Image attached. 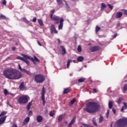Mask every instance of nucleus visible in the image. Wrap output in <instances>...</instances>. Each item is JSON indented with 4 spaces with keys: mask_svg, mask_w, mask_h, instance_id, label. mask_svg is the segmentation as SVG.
Segmentation results:
<instances>
[{
    "mask_svg": "<svg viewBox=\"0 0 127 127\" xmlns=\"http://www.w3.org/2000/svg\"><path fill=\"white\" fill-rule=\"evenodd\" d=\"M33 59H34V63H33L34 64H35V61H36V62H38V63L40 62V61H39L38 58H37V57H36V56H34Z\"/></svg>",
    "mask_w": 127,
    "mask_h": 127,
    "instance_id": "obj_21",
    "label": "nucleus"
},
{
    "mask_svg": "<svg viewBox=\"0 0 127 127\" xmlns=\"http://www.w3.org/2000/svg\"><path fill=\"white\" fill-rule=\"evenodd\" d=\"M117 36H118V33H115L114 36H113V38H116V37H117Z\"/></svg>",
    "mask_w": 127,
    "mask_h": 127,
    "instance_id": "obj_53",
    "label": "nucleus"
},
{
    "mask_svg": "<svg viewBox=\"0 0 127 127\" xmlns=\"http://www.w3.org/2000/svg\"><path fill=\"white\" fill-rule=\"evenodd\" d=\"M52 20L54 21L56 24H58L59 22H61V20H62V21H64L63 18L58 16H54Z\"/></svg>",
    "mask_w": 127,
    "mask_h": 127,
    "instance_id": "obj_7",
    "label": "nucleus"
},
{
    "mask_svg": "<svg viewBox=\"0 0 127 127\" xmlns=\"http://www.w3.org/2000/svg\"><path fill=\"white\" fill-rule=\"evenodd\" d=\"M38 21L39 23V24L41 25V26H43V21L41 19H38Z\"/></svg>",
    "mask_w": 127,
    "mask_h": 127,
    "instance_id": "obj_29",
    "label": "nucleus"
},
{
    "mask_svg": "<svg viewBox=\"0 0 127 127\" xmlns=\"http://www.w3.org/2000/svg\"><path fill=\"white\" fill-rule=\"evenodd\" d=\"M108 6L109 7V8H111V9H113V8H114V6L110 4H108Z\"/></svg>",
    "mask_w": 127,
    "mask_h": 127,
    "instance_id": "obj_46",
    "label": "nucleus"
},
{
    "mask_svg": "<svg viewBox=\"0 0 127 127\" xmlns=\"http://www.w3.org/2000/svg\"><path fill=\"white\" fill-rule=\"evenodd\" d=\"M84 111L89 113H96L99 110V105L95 102H89L84 108Z\"/></svg>",
    "mask_w": 127,
    "mask_h": 127,
    "instance_id": "obj_2",
    "label": "nucleus"
},
{
    "mask_svg": "<svg viewBox=\"0 0 127 127\" xmlns=\"http://www.w3.org/2000/svg\"><path fill=\"white\" fill-rule=\"evenodd\" d=\"M3 75L9 80H17L22 77L21 73L13 68H6L3 71Z\"/></svg>",
    "mask_w": 127,
    "mask_h": 127,
    "instance_id": "obj_1",
    "label": "nucleus"
},
{
    "mask_svg": "<svg viewBox=\"0 0 127 127\" xmlns=\"http://www.w3.org/2000/svg\"><path fill=\"white\" fill-rule=\"evenodd\" d=\"M121 11L123 12L124 14L125 15H126L127 16V10L125 9H121Z\"/></svg>",
    "mask_w": 127,
    "mask_h": 127,
    "instance_id": "obj_33",
    "label": "nucleus"
},
{
    "mask_svg": "<svg viewBox=\"0 0 127 127\" xmlns=\"http://www.w3.org/2000/svg\"><path fill=\"white\" fill-rule=\"evenodd\" d=\"M75 121H76V117H74L72 119V120L70 121L69 124H68V127H72V126L75 123Z\"/></svg>",
    "mask_w": 127,
    "mask_h": 127,
    "instance_id": "obj_11",
    "label": "nucleus"
},
{
    "mask_svg": "<svg viewBox=\"0 0 127 127\" xmlns=\"http://www.w3.org/2000/svg\"><path fill=\"white\" fill-rule=\"evenodd\" d=\"M77 61H78V62H82V61L84 60V57L82 56H79L77 58Z\"/></svg>",
    "mask_w": 127,
    "mask_h": 127,
    "instance_id": "obj_19",
    "label": "nucleus"
},
{
    "mask_svg": "<svg viewBox=\"0 0 127 127\" xmlns=\"http://www.w3.org/2000/svg\"><path fill=\"white\" fill-rule=\"evenodd\" d=\"M70 88H66L64 89V94H67V93H69V91H70Z\"/></svg>",
    "mask_w": 127,
    "mask_h": 127,
    "instance_id": "obj_20",
    "label": "nucleus"
},
{
    "mask_svg": "<svg viewBox=\"0 0 127 127\" xmlns=\"http://www.w3.org/2000/svg\"><path fill=\"white\" fill-rule=\"evenodd\" d=\"M30 107H31V105H30L29 104H28L27 106V111H29L30 110Z\"/></svg>",
    "mask_w": 127,
    "mask_h": 127,
    "instance_id": "obj_48",
    "label": "nucleus"
},
{
    "mask_svg": "<svg viewBox=\"0 0 127 127\" xmlns=\"http://www.w3.org/2000/svg\"><path fill=\"white\" fill-rule=\"evenodd\" d=\"M41 99L43 101V106H45V87H43L41 92Z\"/></svg>",
    "mask_w": 127,
    "mask_h": 127,
    "instance_id": "obj_8",
    "label": "nucleus"
},
{
    "mask_svg": "<svg viewBox=\"0 0 127 127\" xmlns=\"http://www.w3.org/2000/svg\"><path fill=\"white\" fill-rule=\"evenodd\" d=\"M29 99V96L26 95H23L19 97L18 99V102L19 104H27L28 103V99Z\"/></svg>",
    "mask_w": 127,
    "mask_h": 127,
    "instance_id": "obj_5",
    "label": "nucleus"
},
{
    "mask_svg": "<svg viewBox=\"0 0 127 127\" xmlns=\"http://www.w3.org/2000/svg\"><path fill=\"white\" fill-rule=\"evenodd\" d=\"M15 49H16V48L15 47H13L12 48V51H14V50H15Z\"/></svg>",
    "mask_w": 127,
    "mask_h": 127,
    "instance_id": "obj_58",
    "label": "nucleus"
},
{
    "mask_svg": "<svg viewBox=\"0 0 127 127\" xmlns=\"http://www.w3.org/2000/svg\"><path fill=\"white\" fill-rule=\"evenodd\" d=\"M4 95H5V96H6V95H7L8 94V91H7L6 89H5L4 90Z\"/></svg>",
    "mask_w": 127,
    "mask_h": 127,
    "instance_id": "obj_45",
    "label": "nucleus"
},
{
    "mask_svg": "<svg viewBox=\"0 0 127 127\" xmlns=\"http://www.w3.org/2000/svg\"><path fill=\"white\" fill-rule=\"evenodd\" d=\"M77 51L78 52H82V48L80 45H79L77 47Z\"/></svg>",
    "mask_w": 127,
    "mask_h": 127,
    "instance_id": "obj_37",
    "label": "nucleus"
},
{
    "mask_svg": "<svg viewBox=\"0 0 127 127\" xmlns=\"http://www.w3.org/2000/svg\"><path fill=\"white\" fill-rule=\"evenodd\" d=\"M1 4H2V5H6V0H3L1 2Z\"/></svg>",
    "mask_w": 127,
    "mask_h": 127,
    "instance_id": "obj_39",
    "label": "nucleus"
},
{
    "mask_svg": "<svg viewBox=\"0 0 127 127\" xmlns=\"http://www.w3.org/2000/svg\"><path fill=\"white\" fill-rule=\"evenodd\" d=\"M28 104L30 105V106H32V100Z\"/></svg>",
    "mask_w": 127,
    "mask_h": 127,
    "instance_id": "obj_57",
    "label": "nucleus"
},
{
    "mask_svg": "<svg viewBox=\"0 0 127 127\" xmlns=\"http://www.w3.org/2000/svg\"><path fill=\"white\" fill-rule=\"evenodd\" d=\"M37 42L38 45H39L40 46H42L41 44L40 43V42H39V41H37Z\"/></svg>",
    "mask_w": 127,
    "mask_h": 127,
    "instance_id": "obj_59",
    "label": "nucleus"
},
{
    "mask_svg": "<svg viewBox=\"0 0 127 127\" xmlns=\"http://www.w3.org/2000/svg\"><path fill=\"white\" fill-rule=\"evenodd\" d=\"M43 121V117L41 115H39L37 117V121L38 123H41Z\"/></svg>",
    "mask_w": 127,
    "mask_h": 127,
    "instance_id": "obj_13",
    "label": "nucleus"
},
{
    "mask_svg": "<svg viewBox=\"0 0 127 127\" xmlns=\"http://www.w3.org/2000/svg\"><path fill=\"white\" fill-rule=\"evenodd\" d=\"M19 88L20 89V90H22V91H23V90L25 89V86H24V82H21L19 86Z\"/></svg>",
    "mask_w": 127,
    "mask_h": 127,
    "instance_id": "obj_14",
    "label": "nucleus"
},
{
    "mask_svg": "<svg viewBox=\"0 0 127 127\" xmlns=\"http://www.w3.org/2000/svg\"><path fill=\"white\" fill-rule=\"evenodd\" d=\"M36 20H37L36 17H34V18L33 19V22H36Z\"/></svg>",
    "mask_w": 127,
    "mask_h": 127,
    "instance_id": "obj_52",
    "label": "nucleus"
},
{
    "mask_svg": "<svg viewBox=\"0 0 127 127\" xmlns=\"http://www.w3.org/2000/svg\"><path fill=\"white\" fill-rule=\"evenodd\" d=\"M126 91H127V84H125L124 87V92H126Z\"/></svg>",
    "mask_w": 127,
    "mask_h": 127,
    "instance_id": "obj_44",
    "label": "nucleus"
},
{
    "mask_svg": "<svg viewBox=\"0 0 127 127\" xmlns=\"http://www.w3.org/2000/svg\"><path fill=\"white\" fill-rule=\"evenodd\" d=\"M57 1L59 5H61V4L63 3V2H62V0H57Z\"/></svg>",
    "mask_w": 127,
    "mask_h": 127,
    "instance_id": "obj_38",
    "label": "nucleus"
},
{
    "mask_svg": "<svg viewBox=\"0 0 127 127\" xmlns=\"http://www.w3.org/2000/svg\"><path fill=\"white\" fill-rule=\"evenodd\" d=\"M23 20L24 21V22H25V23H26L27 24H30L31 25V26H32V23H30L29 21L27 20V19H26V18H23Z\"/></svg>",
    "mask_w": 127,
    "mask_h": 127,
    "instance_id": "obj_22",
    "label": "nucleus"
},
{
    "mask_svg": "<svg viewBox=\"0 0 127 127\" xmlns=\"http://www.w3.org/2000/svg\"><path fill=\"white\" fill-rule=\"evenodd\" d=\"M70 63H72V60H68L67 63L66 67L67 69H69V67H70Z\"/></svg>",
    "mask_w": 127,
    "mask_h": 127,
    "instance_id": "obj_25",
    "label": "nucleus"
},
{
    "mask_svg": "<svg viewBox=\"0 0 127 127\" xmlns=\"http://www.w3.org/2000/svg\"><path fill=\"white\" fill-rule=\"evenodd\" d=\"M92 122L94 126H95L96 127H97L98 126V124H97V122H96V118H93L92 120Z\"/></svg>",
    "mask_w": 127,
    "mask_h": 127,
    "instance_id": "obj_32",
    "label": "nucleus"
},
{
    "mask_svg": "<svg viewBox=\"0 0 127 127\" xmlns=\"http://www.w3.org/2000/svg\"><path fill=\"white\" fill-rule=\"evenodd\" d=\"M29 121H30V118L29 117L26 118L23 122L22 126H25L26 124H27L28 123H29Z\"/></svg>",
    "mask_w": 127,
    "mask_h": 127,
    "instance_id": "obj_10",
    "label": "nucleus"
},
{
    "mask_svg": "<svg viewBox=\"0 0 127 127\" xmlns=\"http://www.w3.org/2000/svg\"><path fill=\"white\" fill-rule=\"evenodd\" d=\"M124 106L121 109V112H124L125 110H127V103L124 102Z\"/></svg>",
    "mask_w": 127,
    "mask_h": 127,
    "instance_id": "obj_17",
    "label": "nucleus"
},
{
    "mask_svg": "<svg viewBox=\"0 0 127 127\" xmlns=\"http://www.w3.org/2000/svg\"><path fill=\"white\" fill-rule=\"evenodd\" d=\"M28 117H31L32 116V112L30 111L28 114Z\"/></svg>",
    "mask_w": 127,
    "mask_h": 127,
    "instance_id": "obj_47",
    "label": "nucleus"
},
{
    "mask_svg": "<svg viewBox=\"0 0 127 127\" xmlns=\"http://www.w3.org/2000/svg\"><path fill=\"white\" fill-rule=\"evenodd\" d=\"M113 102L110 101L109 102V109H112V108H113Z\"/></svg>",
    "mask_w": 127,
    "mask_h": 127,
    "instance_id": "obj_35",
    "label": "nucleus"
},
{
    "mask_svg": "<svg viewBox=\"0 0 127 127\" xmlns=\"http://www.w3.org/2000/svg\"><path fill=\"white\" fill-rule=\"evenodd\" d=\"M85 80H86V78H80L78 79V82H79V83H82L83 82H84V81H85Z\"/></svg>",
    "mask_w": 127,
    "mask_h": 127,
    "instance_id": "obj_31",
    "label": "nucleus"
},
{
    "mask_svg": "<svg viewBox=\"0 0 127 127\" xmlns=\"http://www.w3.org/2000/svg\"><path fill=\"white\" fill-rule=\"evenodd\" d=\"M100 29H101V27H99L98 26H96V27L95 28L96 32H99V31H100Z\"/></svg>",
    "mask_w": 127,
    "mask_h": 127,
    "instance_id": "obj_34",
    "label": "nucleus"
},
{
    "mask_svg": "<svg viewBox=\"0 0 127 127\" xmlns=\"http://www.w3.org/2000/svg\"><path fill=\"white\" fill-rule=\"evenodd\" d=\"M6 119V116H3L0 118V125H2L4 122H5V120Z\"/></svg>",
    "mask_w": 127,
    "mask_h": 127,
    "instance_id": "obj_12",
    "label": "nucleus"
},
{
    "mask_svg": "<svg viewBox=\"0 0 127 127\" xmlns=\"http://www.w3.org/2000/svg\"><path fill=\"white\" fill-rule=\"evenodd\" d=\"M99 49H100V47L99 46H95L90 48L91 52H95V51H97Z\"/></svg>",
    "mask_w": 127,
    "mask_h": 127,
    "instance_id": "obj_9",
    "label": "nucleus"
},
{
    "mask_svg": "<svg viewBox=\"0 0 127 127\" xmlns=\"http://www.w3.org/2000/svg\"><path fill=\"white\" fill-rule=\"evenodd\" d=\"M21 56H23V58L20 56H18L16 57V59H18V60H21V61H23L24 62H25L27 65H29V64H30V63H29V61L27 60V59H28L29 60H31V61H32V62L34 63V59H33V58H32L29 56H27L24 54H21Z\"/></svg>",
    "mask_w": 127,
    "mask_h": 127,
    "instance_id": "obj_3",
    "label": "nucleus"
},
{
    "mask_svg": "<svg viewBox=\"0 0 127 127\" xmlns=\"http://www.w3.org/2000/svg\"><path fill=\"white\" fill-rule=\"evenodd\" d=\"M51 32H57L55 26L54 25H52L51 26Z\"/></svg>",
    "mask_w": 127,
    "mask_h": 127,
    "instance_id": "obj_16",
    "label": "nucleus"
},
{
    "mask_svg": "<svg viewBox=\"0 0 127 127\" xmlns=\"http://www.w3.org/2000/svg\"><path fill=\"white\" fill-rule=\"evenodd\" d=\"M112 111L114 113V114H116V109L113 108L112 109Z\"/></svg>",
    "mask_w": 127,
    "mask_h": 127,
    "instance_id": "obj_56",
    "label": "nucleus"
},
{
    "mask_svg": "<svg viewBox=\"0 0 127 127\" xmlns=\"http://www.w3.org/2000/svg\"><path fill=\"white\" fill-rule=\"evenodd\" d=\"M75 101H76V99H73L72 100H71L70 103V105H72L74 104V103H75Z\"/></svg>",
    "mask_w": 127,
    "mask_h": 127,
    "instance_id": "obj_43",
    "label": "nucleus"
},
{
    "mask_svg": "<svg viewBox=\"0 0 127 127\" xmlns=\"http://www.w3.org/2000/svg\"><path fill=\"white\" fill-rule=\"evenodd\" d=\"M103 121H104V117H103L102 116H101L100 118L99 119V123L100 124L103 123Z\"/></svg>",
    "mask_w": 127,
    "mask_h": 127,
    "instance_id": "obj_40",
    "label": "nucleus"
},
{
    "mask_svg": "<svg viewBox=\"0 0 127 127\" xmlns=\"http://www.w3.org/2000/svg\"><path fill=\"white\" fill-rule=\"evenodd\" d=\"M23 72H25V73H26V74H27L28 75H29L30 76H31V75H32V73H31V72H30L29 71L26 70L25 69L23 68Z\"/></svg>",
    "mask_w": 127,
    "mask_h": 127,
    "instance_id": "obj_18",
    "label": "nucleus"
},
{
    "mask_svg": "<svg viewBox=\"0 0 127 127\" xmlns=\"http://www.w3.org/2000/svg\"><path fill=\"white\" fill-rule=\"evenodd\" d=\"M123 101V98H119L118 100L117 101V104H119V105H120V104H121V103H122V101Z\"/></svg>",
    "mask_w": 127,
    "mask_h": 127,
    "instance_id": "obj_42",
    "label": "nucleus"
},
{
    "mask_svg": "<svg viewBox=\"0 0 127 127\" xmlns=\"http://www.w3.org/2000/svg\"><path fill=\"white\" fill-rule=\"evenodd\" d=\"M125 127H127V122H126V125Z\"/></svg>",
    "mask_w": 127,
    "mask_h": 127,
    "instance_id": "obj_62",
    "label": "nucleus"
},
{
    "mask_svg": "<svg viewBox=\"0 0 127 127\" xmlns=\"http://www.w3.org/2000/svg\"><path fill=\"white\" fill-rule=\"evenodd\" d=\"M93 92H94V93H98V90L96 89H93Z\"/></svg>",
    "mask_w": 127,
    "mask_h": 127,
    "instance_id": "obj_55",
    "label": "nucleus"
},
{
    "mask_svg": "<svg viewBox=\"0 0 127 127\" xmlns=\"http://www.w3.org/2000/svg\"><path fill=\"white\" fill-rule=\"evenodd\" d=\"M111 127H113V124H111Z\"/></svg>",
    "mask_w": 127,
    "mask_h": 127,
    "instance_id": "obj_64",
    "label": "nucleus"
},
{
    "mask_svg": "<svg viewBox=\"0 0 127 127\" xmlns=\"http://www.w3.org/2000/svg\"><path fill=\"white\" fill-rule=\"evenodd\" d=\"M109 114H110V111L108 110L107 112L106 113V118H109Z\"/></svg>",
    "mask_w": 127,
    "mask_h": 127,
    "instance_id": "obj_49",
    "label": "nucleus"
},
{
    "mask_svg": "<svg viewBox=\"0 0 127 127\" xmlns=\"http://www.w3.org/2000/svg\"><path fill=\"white\" fill-rule=\"evenodd\" d=\"M6 19V17H5V16H4L3 14H1L0 16V19Z\"/></svg>",
    "mask_w": 127,
    "mask_h": 127,
    "instance_id": "obj_36",
    "label": "nucleus"
},
{
    "mask_svg": "<svg viewBox=\"0 0 127 127\" xmlns=\"http://www.w3.org/2000/svg\"><path fill=\"white\" fill-rule=\"evenodd\" d=\"M45 80V76L41 74H36L35 76V81L36 82V83H43Z\"/></svg>",
    "mask_w": 127,
    "mask_h": 127,
    "instance_id": "obj_6",
    "label": "nucleus"
},
{
    "mask_svg": "<svg viewBox=\"0 0 127 127\" xmlns=\"http://www.w3.org/2000/svg\"><path fill=\"white\" fill-rule=\"evenodd\" d=\"M63 115H61L59 116L58 118V122H62V120H63V118H62Z\"/></svg>",
    "mask_w": 127,
    "mask_h": 127,
    "instance_id": "obj_28",
    "label": "nucleus"
},
{
    "mask_svg": "<svg viewBox=\"0 0 127 127\" xmlns=\"http://www.w3.org/2000/svg\"><path fill=\"white\" fill-rule=\"evenodd\" d=\"M120 25H121V24H120V23H118V24H117V26H120Z\"/></svg>",
    "mask_w": 127,
    "mask_h": 127,
    "instance_id": "obj_63",
    "label": "nucleus"
},
{
    "mask_svg": "<svg viewBox=\"0 0 127 127\" xmlns=\"http://www.w3.org/2000/svg\"><path fill=\"white\" fill-rule=\"evenodd\" d=\"M60 24L59 26V29H62V28H63V21H62V20H61V22L60 23Z\"/></svg>",
    "mask_w": 127,
    "mask_h": 127,
    "instance_id": "obj_24",
    "label": "nucleus"
},
{
    "mask_svg": "<svg viewBox=\"0 0 127 127\" xmlns=\"http://www.w3.org/2000/svg\"><path fill=\"white\" fill-rule=\"evenodd\" d=\"M12 127H17V125L16 124H13L12 126Z\"/></svg>",
    "mask_w": 127,
    "mask_h": 127,
    "instance_id": "obj_54",
    "label": "nucleus"
},
{
    "mask_svg": "<svg viewBox=\"0 0 127 127\" xmlns=\"http://www.w3.org/2000/svg\"><path fill=\"white\" fill-rule=\"evenodd\" d=\"M51 12H52V13H54V12H55V9H53L52 10Z\"/></svg>",
    "mask_w": 127,
    "mask_h": 127,
    "instance_id": "obj_61",
    "label": "nucleus"
},
{
    "mask_svg": "<svg viewBox=\"0 0 127 127\" xmlns=\"http://www.w3.org/2000/svg\"><path fill=\"white\" fill-rule=\"evenodd\" d=\"M50 16L51 17V19L52 20L53 19V14H50Z\"/></svg>",
    "mask_w": 127,
    "mask_h": 127,
    "instance_id": "obj_51",
    "label": "nucleus"
},
{
    "mask_svg": "<svg viewBox=\"0 0 127 127\" xmlns=\"http://www.w3.org/2000/svg\"><path fill=\"white\" fill-rule=\"evenodd\" d=\"M127 123V118H123L117 121L114 126L115 127H125Z\"/></svg>",
    "mask_w": 127,
    "mask_h": 127,
    "instance_id": "obj_4",
    "label": "nucleus"
},
{
    "mask_svg": "<svg viewBox=\"0 0 127 127\" xmlns=\"http://www.w3.org/2000/svg\"><path fill=\"white\" fill-rule=\"evenodd\" d=\"M61 53H62V54L63 55H64V47L63 46H61Z\"/></svg>",
    "mask_w": 127,
    "mask_h": 127,
    "instance_id": "obj_26",
    "label": "nucleus"
},
{
    "mask_svg": "<svg viewBox=\"0 0 127 127\" xmlns=\"http://www.w3.org/2000/svg\"><path fill=\"white\" fill-rule=\"evenodd\" d=\"M107 7L106 4L102 3L101 6V10H103Z\"/></svg>",
    "mask_w": 127,
    "mask_h": 127,
    "instance_id": "obj_23",
    "label": "nucleus"
},
{
    "mask_svg": "<svg viewBox=\"0 0 127 127\" xmlns=\"http://www.w3.org/2000/svg\"><path fill=\"white\" fill-rule=\"evenodd\" d=\"M4 115H6V112L3 111L0 114V117H2V116H4Z\"/></svg>",
    "mask_w": 127,
    "mask_h": 127,
    "instance_id": "obj_41",
    "label": "nucleus"
},
{
    "mask_svg": "<svg viewBox=\"0 0 127 127\" xmlns=\"http://www.w3.org/2000/svg\"><path fill=\"white\" fill-rule=\"evenodd\" d=\"M121 16H123V12L119 11L116 13V18H121Z\"/></svg>",
    "mask_w": 127,
    "mask_h": 127,
    "instance_id": "obj_15",
    "label": "nucleus"
},
{
    "mask_svg": "<svg viewBox=\"0 0 127 127\" xmlns=\"http://www.w3.org/2000/svg\"><path fill=\"white\" fill-rule=\"evenodd\" d=\"M64 2L65 3V7L66 8V9H67V10H70V6H69V4H68V3H67V2L66 1H64Z\"/></svg>",
    "mask_w": 127,
    "mask_h": 127,
    "instance_id": "obj_27",
    "label": "nucleus"
},
{
    "mask_svg": "<svg viewBox=\"0 0 127 127\" xmlns=\"http://www.w3.org/2000/svg\"><path fill=\"white\" fill-rule=\"evenodd\" d=\"M58 43H59V44H60L61 43V41L60 40V39H58Z\"/></svg>",
    "mask_w": 127,
    "mask_h": 127,
    "instance_id": "obj_60",
    "label": "nucleus"
},
{
    "mask_svg": "<svg viewBox=\"0 0 127 127\" xmlns=\"http://www.w3.org/2000/svg\"><path fill=\"white\" fill-rule=\"evenodd\" d=\"M19 66V69L21 71V72H23V69L21 68V66H20V64H18Z\"/></svg>",
    "mask_w": 127,
    "mask_h": 127,
    "instance_id": "obj_50",
    "label": "nucleus"
},
{
    "mask_svg": "<svg viewBox=\"0 0 127 127\" xmlns=\"http://www.w3.org/2000/svg\"><path fill=\"white\" fill-rule=\"evenodd\" d=\"M54 115H55V111H51L50 112V114H49L50 117H53V116H54Z\"/></svg>",
    "mask_w": 127,
    "mask_h": 127,
    "instance_id": "obj_30",
    "label": "nucleus"
}]
</instances>
